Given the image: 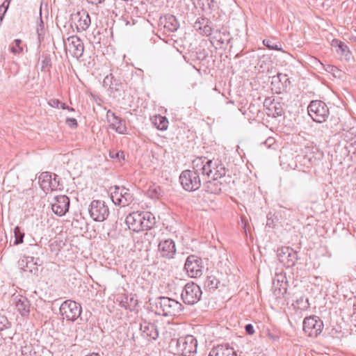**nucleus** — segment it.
Wrapping results in <instances>:
<instances>
[{
    "mask_svg": "<svg viewBox=\"0 0 356 356\" xmlns=\"http://www.w3.org/2000/svg\"><path fill=\"white\" fill-rule=\"evenodd\" d=\"M209 161L204 156L195 158L192 161L193 170H186L179 175V181L183 188L187 191H195L202 185V178L204 179L205 175L211 172Z\"/></svg>",
    "mask_w": 356,
    "mask_h": 356,
    "instance_id": "nucleus-1",
    "label": "nucleus"
},
{
    "mask_svg": "<svg viewBox=\"0 0 356 356\" xmlns=\"http://www.w3.org/2000/svg\"><path fill=\"white\" fill-rule=\"evenodd\" d=\"M156 307L159 314L163 316H176L183 310L179 302L168 297L159 298Z\"/></svg>",
    "mask_w": 356,
    "mask_h": 356,
    "instance_id": "nucleus-2",
    "label": "nucleus"
},
{
    "mask_svg": "<svg viewBox=\"0 0 356 356\" xmlns=\"http://www.w3.org/2000/svg\"><path fill=\"white\" fill-rule=\"evenodd\" d=\"M307 111L312 119L318 123L326 121L330 113L325 103L320 100L312 101L307 107Z\"/></svg>",
    "mask_w": 356,
    "mask_h": 356,
    "instance_id": "nucleus-3",
    "label": "nucleus"
},
{
    "mask_svg": "<svg viewBox=\"0 0 356 356\" xmlns=\"http://www.w3.org/2000/svg\"><path fill=\"white\" fill-rule=\"evenodd\" d=\"M197 341L192 335L181 337L176 340V352L182 356H188L197 351Z\"/></svg>",
    "mask_w": 356,
    "mask_h": 356,
    "instance_id": "nucleus-4",
    "label": "nucleus"
},
{
    "mask_svg": "<svg viewBox=\"0 0 356 356\" xmlns=\"http://www.w3.org/2000/svg\"><path fill=\"white\" fill-rule=\"evenodd\" d=\"M63 319L75 321L81 314V307L75 301L67 300L64 301L59 308Z\"/></svg>",
    "mask_w": 356,
    "mask_h": 356,
    "instance_id": "nucleus-5",
    "label": "nucleus"
},
{
    "mask_svg": "<svg viewBox=\"0 0 356 356\" xmlns=\"http://www.w3.org/2000/svg\"><path fill=\"white\" fill-rule=\"evenodd\" d=\"M88 211L91 218L96 222H103L109 216V209L104 201L92 200Z\"/></svg>",
    "mask_w": 356,
    "mask_h": 356,
    "instance_id": "nucleus-6",
    "label": "nucleus"
},
{
    "mask_svg": "<svg viewBox=\"0 0 356 356\" xmlns=\"http://www.w3.org/2000/svg\"><path fill=\"white\" fill-rule=\"evenodd\" d=\"M302 324L303 331L309 337H316L323 329V321L314 315L305 317Z\"/></svg>",
    "mask_w": 356,
    "mask_h": 356,
    "instance_id": "nucleus-7",
    "label": "nucleus"
},
{
    "mask_svg": "<svg viewBox=\"0 0 356 356\" xmlns=\"http://www.w3.org/2000/svg\"><path fill=\"white\" fill-rule=\"evenodd\" d=\"M202 291L200 287L193 283H187L181 294L183 302L188 305L197 303L201 298Z\"/></svg>",
    "mask_w": 356,
    "mask_h": 356,
    "instance_id": "nucleus-8",
    "label": "nucleus"
},
{
    "mask_svg": "<svg viewBox=\"0 0 356 356\" xmlns=\"http://www.w3.org/2000/svg\"><path fill=\"white\" fill-rule=\"evenodd\" d=\"M64 47L67 54L79 59L83 56L84 44L83 41L77 35H72L64 40Z\"/></svg>",
    "mask_w": 356,
    "mask_h": 356,
    "instance_id": "nucleus-9",
    "label": "nucleus"
},
{
    "mask_svg": "<svg viewBox=\"0 0 356 356\" xmlns=\"http://www.w3.org/2000/svg\"><path fill=\"white\" fill-rule=\"evenodd\" d=\"M184 269L190 277H200L203 269L202 259L195 255H189L186 260Z\"/></svg>",
    "mask_w": 356,
    "mask_h": 356,
    "instance_id": "nucleus-10",
    "label": "nucleus"
},
{
    "mask_svg": "<svg viewBox=\"0 0 356 356\" xmlns=\"http://www.w3.org/2000/svg\"><path fill=\"white\" fill-rule=\"evenodd\" d=\"M265 113L269 117L277 118L284 114V103L275 99L274 97H268L264 99Z\"/></svg>",
    "mask_w": 356,
    "mask_h": 356,
    "instance_id": "nucleus-11",
    "label": "nucleus"
},
{
    "mask_svg": "<svg viewBox=\"0 0 356 356\" xmlns=\"http://www.w3.org/2000/svg\"><path fill=\"white\" fill-rule=\"evenodd\" d=\"M277 258L286 268L293 266L297 260V252L291 248L282 247L277 250Z\"/></svg>",
    "mask_w": 356,
    "mask_h": 356,
    "instance_id": "nucleus-12",
    "label": "nucleus"
},
{
    "mask_svg": "<svg viewBox=\"0 0 356 356\" xmlns=\"http://www.w3.org/2000/svg\"><path fill=\"white\" fill-rule=\"evenodd\" d=\"M111 199L115 204L125 207L132 202L134 197L129 189L115 187L111 195Z\"/></svg>",
    "mask_w": 356,
    "mask_h": 356,
    "instance_id": "nucleus-13",
    "label": "nucleus"
},
{
    "mask_svg": "<svg viewBox=\"0 0 356 356\" xmlns=\"http://www.w3.org/2000/svg\"><path fill=\"white\" fill-rule=\"evenodd\" d=\"M70 207V199L66 195H57L54 197L51 202L52 211L59 216H64L68 211Z\"/></svg>",
    "mask_w": 356,
    "mask_h": 356,
    "instance_id": "nucleus-14",
    "label": "nucleus"
},
{
    "mask_svg": "<svg viewBox=\"0 0 356 356\" xmlns=\"http://www.w3.org/2000/svg\"><path fill=\"white\" fill-rule=\"evenodd\" d=\"M10 303L15 305L22 316H24L29 314L30 303L26 297L19 293H14L11 296Z\"/></svg>",
    "mask_w": 356,
    "mask_h": 356,
    "instance_id": "nucleus-15",
    "label": "nucleus"
},
{
    "mask_svg": "<svg viewBox=\"0 0 356 356\" xmlns=\"http://www.w3.org/2000/svg\"><path fill=\"white\" fill-rule=\"evenodd\" d=\"M39 262V258L24 256L18 261V266L23 271L35 275L38 271Z\"/></svg>",
    "mask_w": 356,
    "mask_h": 356,
    "instance_id": "nucleus-16",
    "label": "nucleus"
},
{
    "mask_svg": "<svg viewBox=\"0 0 356 356\" xmlns=\"http://www.w3.org/2000/svg\"><path fill=\"white\" fill-rule=\"evenodd\" d=\"M106 119L109 124L111 129L115 130L120 134H124L127 131L125 120L117 116L111 111H108L106 113Z\"/></svg>",
    "mask_w": 356,
    "mask_h": 356,
    "instance_id": "nucleus-17",
    "label": "nucleus"
},
{
    "mask_svg": "<svg viewBox=\"0 0 356 356\" xmlns=\"http://www.w3.org/2000/svg\"><path fill=\"white\" fill-rule=\"evenodd\" d=\"M141 336L147 341L156 340L159 337V330L157 326L150 322L143 321L140 324Z\"/></svg>",
    "mask_w": 356,
    "mask_h": 356,
    "instance_id": "nucleus-18",
    "label": "nucleus"
},
{
    "mask_svg": "<svg viewBox=\"0 0 356 356\" xmlns=\"http://www.w3.org/2000/svg\"><path fill=\"white\" fill-rule=\"evenodd\" d=\"M193 28L200 35L203 36H210L213 31L210 19L203 16L196 19Z\"/></svg>",
    "mask_w": 356,
    "mask_h": 356,
    "instance_id": "nucleus-19",
    "label": "nucleus"
},
{
    "mask_svg": "<svg viewBox=\"0 0 356 356\" xmlns=\"http://www.w3.org/2000/svg\"><path fill=\"white\" fill-rule=\"evenodd\" d=\"M206 161H208L210 165L211 172L205 175L204 178H222L226 174V169L222 163L218 160H211L204 156Z\"/></svg>",
    "mask_w": 356,
    "mask_h": 356,
    "instance_id": "nucleus-20",
    "label": "nucleus"
},
{
    "mask_svg": "<svg viewBox=\"0 0 356 356\" xmlns=\"http://www.w3.org/2000/svg\"><path fill=\"white\" fill-rule=\"evenodd\" d=\"M291 81L286 74L278 73L277 76L272 78L271 85L272 89L275 90V92L280 94L290 86Z\"/></svg>",
    "mask_w": 356,
    "mask_h": 356,
    "instance_id": "nucleus-21",
    "label": "nucleus"
},
{
    "mask_svg": "<svg viewBox=\"0 0 356 356\" xmlns=\"http://www.w3.org/2000/svg\"><path fill=\"white\" fill-rule=\"evenodd\" d=\"M72 20L76 26L77 32L86 31L91 23L90 17L86 11L78 12L73 15Z\"/></svg>",
    "mask_w": 356,
    "mask_h": 356,
    "instance_id": "nucleus-22",
    "label": "nucleus"
},
{
    "mask_svg": "<svg viewBox=\"0 0 356 356\" xmlns=\"http://www.w3.org/2000/svg\"><path fill=\"white\" fill-rule=\"evenodd\" d=\"M158 250L161 257L172 259L176 253L175 243L172 239L162 241L159 243Z\"/></svg>",
    "mask_w": 356,
    "mask_h": 356,
    "instance_id": "nucleus-23",
    "label": "nucleus"
},
{
    "mask_svg": "<svg viewBox=\"0 0 356 356\" xmlns=\"http://www.w3.org/2000/svg\"><path fill=\"white\" fill-rule=\"evenodd\" d=\"M211 36V42L218 47H222L224 44H227L230 41L229 33L223 29H216L212 31Z\"/></svg>",
    "mask_w": 356,
    "mask_h": 356,
    "instance_id": "nucleus-24",
    "label": "nucleus"
},
{
    "mask_svg": "<svg viewBox=\"0 0 356 356\" xmlns=\"http://www.w3.org/2000/svg\"><path fill=\"white\" fill-rule=\"evenodd\" d=\"M179 24L177 18L172 15H166L160 17L159 27L164 31L174 32L178 29Z\"/></svg>",
    "mask_w": 356,
    "mask_h": 356,
    "instance_id": "nucleus-25",
    "label": "nucleus"
},
{
    "mask_svg": "<svg viewBox=\"0 0 356 356\" xmlns=\"http://www.w3.org/2000/svg\"><path fill=\"white\" fill-rule=\"evenodd\" d=\"M103 86L108 88L111 95L116 96V92L122 89L123 84L119 79H116L112 74L105 76L103 81Z\"/></svg>",
    "mask_w": 356,
    "mask_h": 356,
    "instance_id": "nucleus-26",
    "label": "nucleus"
},
{
    "mask_svg": "<svg viewBox=\"0 0 356 356\" xmlns=\"http://www.w3.org/2000/svg\"><path fill=\"white\" fill-rule=\"evenodd\" d=\"M209 356H238L236 351L229 343L219 344L213 346Z\"/></svg>",
    "mask_w": 356,
    "mask_h": 356,
    "instance_id": "nucleus-27",
    "label": "nucleus"
},
{
    "mask_svg": "<svg viewBox=\"0 0 356 356\" xmlns=\"http://www.w3.org/2000/svg\"><path fill=\"white\" fill-rule=\"evenodd\" d=\"M305 155L303 156V164L307 167L312 165L315 162L320 159L323 153L317 147H306Z\"/></svg>",
    "mask_w": 356,
    "mask_h": 356,
    "instance_id": "nucleus-28",
    "label": "nucleus"
},
{
    "mask_svg": "<svg viewBox=\"0 0 356 356\" xmlns=\"http://www.w3.org/2000/svg\"><path fill=\"white\" fill-rule=\"evenodd\" d=\"M125 222L129 229L135 232L142 231L141 213L133 212L129 213L126 218Z\"/></svg>",
    "mask_w": 356,
    "mask_h": 356,
    "instance_id": "nucleus-29",
    "label": "nucleus"
},
{
    "mask_svg": "<svg viewBox=\"0 0 356 356\" xmlns=\"http://www.w3.org/2000/svg\"><path fill=\"white\" fill-rule=\"evenodd\" d=\"M221 178H210L204 184L205 191L211 194H219L221 192Z\"/></svg>",
    "mask_w": 356,
    "mask_h": 356,
    "instance_id": "nucleus-30",
    "label": "nucleus"
},
{
    "mask_svg": "<svg viewBox=\"0 0 356 356\" xmlns=\"http://www.w3.org/2000/svg\"><path fill=\"white\" fill-rule=\"evenodd\" d=\"M155 225V218L149 212L141 213V227L142 230H148L152 229Z\"/></svg>",
    "mask_w": 356,
    "mask_h": 356,
    "instance_id": "nucleus-31",
    "label": "nucleus"
},
{
    "mask_svg": "<svg viewBox=\"0 0 356 356\" xmlns=\"http://www.w3.org/2000/svg\"><path fill=\"white\" fill-rule=\"evenodd\" d=\"M152 123L159 130L165 131L168 127V120L161 115H154L151 118Z\"/></svg>",
    "mask_w": 356,
    "mask_h": 356,
    "instance_id": "nucleus-32",
    "label": "nucleus"
},
{
    "mask_svg": "<svg viewBox=\"0 0 356 356\" xmlns=\"http://www.w3.org/2000/svg\"><path fill=\"white\" fill-rule=\"evenodd\" d=\"M52 179L51 174L49 172H43L40 174L38 177V181L41 188L46 192H48V187L49 186V183Z\"/></svg>",
    "mask_w": 356,
    "mask_h": 356,
    "instance_id": "nucleus-33",
    "label": "nucleus"
},
{
    "mask_svg": "<svg viewBox=\"0 0 356 356\" xmlns=\"http://www.w3.org/2000/svg\"><path fill=\"white\" fill-rule=\"evenodd\" d=\"M196 8H200L204 11L209 10L213 6V0H193Z\"/></svg>",
    "mask_w": 356,
    "mask_h": 356,
    "instance_id": "nucleus-34",
    "label": "nucleus"
},
{
    "mask_svg": "<svg viewBox=\"0 0 356 356\" xmlns=\"http://www.w3.org/2000/svg\"><path fill=\"white\" fill-rule=\"evenodd\" d=\"M263 44L270 50H277L284 52L280 42H275L274 39H264Z\"/></svg>",
    "mask_w": 356,
    "mask_h": 356,
    "instance_id": "nucleus-35",
    "label": "nucleus"
},
{
    "mask_svg": "<svg viewBox=\"0 0 356 356\" xmlns=\"http://www.w3.org/2000/svg\"><path fill=\"white\" fill-rule=\"evenodd\" d=\"M162 193V190L160 186H151L148 191H147V195L148 196L152 199H158L160 197Z\"/></svg>",
    "mask_w": 356,
    "mask_h": 356,
    "instance_id": "nucleus-36",
    "label": "nucleus"
},
{
    "mask_svg": "<svg viewBox=\"0 0 356 356\" xmlns=\"http://www.w3.org/2000/svg\"><path fill=\"white\" fill-rule=\"evenodd\" d=\"M51 68V60L49 56H42L41 60V71L50 72Z\"/></svg>",
    "mask_w": 356,
    "mask_h": 356,
    "instance_id": "nucleus-37",
    "label": "nucleus"
},
{
    "mask_svg": "<svg viewBox=\"0 0 356 356\" xmlns=\"http://www.w3.org/2000/svg\"><path fill=\"white\" fill-rule=\"evenodd\" d=\"M15 241L14 245H19L23 243L24 233L21 230L19 226L14 228Z\"/></svg>",
    "mask_w": 356,
    "mask_h": 356,
    "instance_id": "nucleus-38",
    "label": "nucleus"
},
{
    "mask_svg": "<svg viewBox=\"0 0 356 356\" xmlns=\"http://www.w3.org/2000/svg\"><path fill=\"white\" fill-rule=\"evenodd\" d=\"M219 283V280L216 277L211 275L207 277L204 285L210 289H216Z\"/></svg>",
    "mask_w": 356,
    "mask_h": 356,
    "instance_id": "nucleus-39",
    "label": "nucleus"
},
{
    "mask_svg": "<svg viewBox=\"0 0 356 356\" xmlns=\"http://www.w3.org/2000/svg\"><path fill=\"white\" fill-rule=\"evenodd\" d=\"M22 40L20 39H15L14 40L15 46L10 47V51L15 54H19L23 51V47L21 46Z\"/></svg>",
    "mask_w": 356,
    "mask_h": 356,
    "instance_id": "nucleus-40",
    "label": "nucleus"
},
{
    "mask_svg": "<svg viewBox=\"0 0 356 356\" xmlns=\"http://www.w3.org/2000/svg\"><path fill=\"white\" fill-rule=\"evenodd\" d=\"M265 334L268 339L271 341L275 342L280 339V335L276 330H270V329H266Z\"/></svg>",
    "mask_w": 356,
    "mask_h": 356,
    "instance_id": "nucleus-41",
    "label": "nucleus"
},
{
    "mask_svg": "<svg viewBox=\"0 0 356 356\" xmlns=\"http://www.w3.org/2000/svg\"><path fill=\"white\" fill-rule=\"evenodd\" d=\"M37 34L38 37V40L40 42L41 40H43L44 35V25L41 18L40 23L38 24L37 27Z\"/></svg>",
    "mask_w": 356,
    "mask_h": 356,
    "instance_id": "nucleus-42",
    "label": "nucleus"
},
{
    "mask_svg": "<svg viewBox=\"0 0 356 356\" xmlns=\"http://www.w3.org/2000/svg\"><path fill=\"white\" fill-rule=\"evenodd\" d=\"M337 51L338 53H341L342 55L347 57L350 54V51H349V49L346 44H345L343 42H341L340 45L337 47Z\"/></svg>",
    "mask_w": 356,
    "mask_h": 356,
    "instance_id": "nucleus-43",
    "label": "nucleus"
},
{
    "mask_svg": "<svg viewBox=\"0 0 356 356\" xmlns=\"http://www.w3.org/2000/svg\"><path fill=\"white\" fill-rule=\"evenodd\" d=\"M10 324L7 318L4 316L0 315V331H3L10 327Z\"/></svg>",
    "mask_w": 356,
    "mask_h": 356,
    "instance_id": "nucleus-44",
    "label": "nucleus"
},
{
    "mask_svg": "<svg viewBox=\"0 0 356 356\" xmlns=\"http://www.w3.org/2000/svg\"><path fill=\"white\" fill-rule=\"evenodd\" d=\"M109 156L112 159H118L119 160L120 159L124 158V152L122 151L115 152V151H110Z\"/></svg>",
    "mask_w": 356,
    "mask_h": 356,
    "instance_id": "nucleus-45",
    "label": "nucleus"
},
{
    "mask_svg": "<svg viewBox=\"0 0 356 356\" xmlns=\"http://www.w3.org/2000/svg\"><path fill=\"white\" fill-rule=\"evenodd\" d=\"M56 175H54V178L52 179L49 183V186L50 187H48V191H54V190H56L58 185H59V182L58 181H57L56 179Z\"/></svg>",
    "mask_w": 356,
    "mask_h": 356,
    "instance_id": "nucleus-46",
    "label": "nucleus"
},
{
    "mask_svg": "<svg viewBox=\"0 0 356 356\" xmlns=\"http://www.w3.org/2000/svg\"><path fill=\"white\" fill-rule=\"evenodd\" d=\"M296 305H298L300 304H302V307H300L301 309H305L309 307V304L308 302L307 298H300L299 300H296Z\"/></svg>",
    "mask_w": 356,
    "mask_h": 356,
    "instance_id": "nucleus-47",
    "label": "nucleus"
},
{
    "mask_svg": "<svg viewBox=\"0 0 356 356\" xmlns=\"http://www.w3.org/2000/svg\"><path fill=\"white\" fill-rule=\"evenodd\" d=\"M65 124L70 128H76L78 126L77 120L73 118H67Z\"/></svg>",
    "mask_w": 356,
    "mask_h": 356,
    "instance_id": "nucleus-48",
    "label": "nucleus"
},
{
    "mask_svg": "<svg viewBox=\"0 0 356 356\" xmlns=\"http://www.w3.org/2000/svg\"><path fill=\"white\" fill-rule=\"evenodd\" d=\"M61 103L62 102L57 99H51L48 102V104L50 106L56 108H60Z\"/></svg>",
    "mask_w": 356,
    "mask_h": 356,
    "instance_id": "nucleus-49",
    "label": "nucleus"
},
{
    "mask_svg": "<svg viewBox=\"0 0 356 356\" xmlns=\"http://www.w3.org/2000/svg\"><path fill=\"white\" fill-rule=\"evenodd\" d=\"M285 279V277L283 276L282 275H276L275 277L274 278L273 280V284H275V282L277 281L278 283L279 282H282V284H283L284 282V280ZM281 286L284 289V291H286V288L282 286V284H281Z\"/></svg>",
    "mask_w": 356,
    "mask_h": 356,
    "instance_id": "nucleus-50",
    "label": "nucleus"
},
{
    "mask_svg": "<svg viewBox=\"0 0 356 356\" xmlns=\"http://www.w3.org/2000/svg\"><path fill=\"white\" fill-rule=\"evenodd\" d=\"M245 330L248 334H253L254 333V329L252 324H247L245 326Z\"/></svg>",
    "mask_w": 356,
    "mask_h": 356,
    "instance_id": "nucleus-51",
    "label": "nucleus"
},
{
    "mask_svg": "<svg viewBox=\"0 0 356 356\" xmlns=\"http://www.w3.org/2000/svg\"><path fill=\"white\" fill-rule=\"evenodd\" d=\"M330 334L333 337H340L341 336H342L341 332L338 331L337 330L335 329H332Z\"/></svg>",
    "mask_w": 356,
    "mask_h": 356,
    "instance_id": "nucleus-52",
    "label": "nucleus"
},
{
    "mask_svg": "<svg viewBox=\"0 0 356 356\" xmlns=\"http://www.w3.org/2000/svg\"><path fill=\"white\" fill-rule=\"evenodd\" d=\"M60 108H62L63 110H68L70 111H74V109L72 107H70L67 106L65 103H61Z\"/></svg>",
    "mask_w": 356,
    "mask_h": 356,
    "instance_id": "nucleus-53",
    "label": "nucleus"
},
{
    "mask_svg": "<svg viewBox=\"0 0 356 356\" xmlns=\"http://www.w3.org/2000/svg\"><path fill=\"white\" fill-rule=\"evenodd\" d=\"M88 3L93 5L100 4L105 1V0H86Z\"/></svg>",
    "mask_w": 356,
    "mask_h": 356,
    "instance_id": "nucleus-54",
    "label": "nucleus"
},
{
    "mask_svg": "<svg viewBox=\"0 0 356 356\" xmlns=\"http://www.w3.org/2000/svg\"><path fill=\"white\" fill-rule=\"evenodd\" d=\"M275 142V139L272 137H269L264 142V144L270 147L272 144H273Z\"/></svg>",
    "mask_w": 356,
    "mask_h": 356,
    "instance_id": "nucleus-55",
    "label": "nucleus"
},
{
    "mask_svg": "<svg viewBox=\"0 0 356 356\" xmlns=\"http://www.w3.org/2000/svg\"><path fill=\"white\" fill-rule=\"evenodd\" d=\"M341 42H342L341 41L334 39L332 41V46L338 47L340 45V44H341Z\"/></svg>",
    "mask_w": 356,
    "mask_h": 356,
    "instance_id": "nucleus-56",
    "label": "nucleus"
},
{
    "mask_svg": "<svg viewBox=\"0 0 356 356\" xmlns=\"http://www.w3.org/2000/svg\"><path fill=\"white\" fill-rule=\"evenodd\" d=\"M348 40L351 41L352 42L356 43V36L353 35H348Z\"/></svg>",
    "mask_w": 356,
    "mask_h": 356,
    "instance_id": "nucleus-57",
    "label": "nucleus"
},
{
    "mask_svg": "<svg viewBox=\"0 0 356 356\" xmlns=\"http://www.w3.org/2000/svg\"><path fill=\"white\" fill-rule=\"evenodd\" d=\"M241 222L243 224V228L245 229H246V221H245V217H243V216L241 217Z\"/></svg>",
    "mask_w": 356,
    "mask_h": 356,
    "instance_id": "nucleus-58",
    "label": "nucleus"
},
{
    "mask_svg": "<svg viewBox=\"0 0 356 356\" xmlns=\"http://www.w3.org/2000/svg\"><path fill=\"white\" fill-rule=\"evenodd\" d=\"M10 0H5V1L3 3V4L0 7H2L3 8H6V5L8 4V2L10 3Z\"/></svg>",
    "mask_w": 356,
    "mask_h": 356,
    "instance_id": "nucleus-59",
    "label": "nucleus"
},
{
    "mask_svg": "<svg viewBox=\"0 0 356 356\" xmlns=\"http://www.w3.org/2000/svg\"><path fill=\"white\" fill-rule=\"evenodd\" d=\"M330 68H331V71L334 73L335 71H339L337 67L334 66H330Z\"/></svg>",
    "mask_w": 356,
    "mask_h": 356,
    "instance_id": "nucleus-60",
    "label": "nucleus"
},
{
    "mask_svg": "<svg viewBox=\"0 0 356 356\" xmlns=\"http://www.w3.org/2000/svg\"><path fill=\"white\" fill-rule=\"evenodd\" d=\"M94 42L95 43H100V38H97L96 36H94Z\"/></svg>",
    "mask_w": 356,
    "mask_h": 356,
    "instance_id": "nucleus-61",
    "label": "nucleus"
},
{
    "mask_svg": "<svg viewBox=\"0 0 356 356\" xmlns=\"http://www.w3.org/2000/svg\"><path fill=\"white\" fill-rule=\"evenodd\" d=\"M131 302L134 301V306H135L136 304V300H134L133 298H131Z\"/></svg>",
    "mask_w": 356,
    "mask_h": 356,
    "instance_id": "nucleus-62",
    "label": "nucleus"
},
{
    "mask_svg": "<svg viewBox=\"0 0 356 356\" xmlns=\"http://www.w3.org/2000/svg\"><path fill=\"white\" fill-rule=\"evenodd\" d=\"M354 145L355 146V151H354L353 153L356 154V141L354 143Z\"/></svg>",
    "mask_w": 356,
    "mask_h": 356,
    "instance_id": "nucleus-63",
    "label": "nucleus"
}]
</instances>
